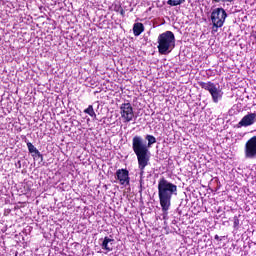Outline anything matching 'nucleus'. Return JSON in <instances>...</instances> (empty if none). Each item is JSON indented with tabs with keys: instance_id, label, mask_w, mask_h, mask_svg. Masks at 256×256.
Here are the masks:
<instances>
[{
	"instance_id": "obj_13",
	"label": "nucleus",
	"mask_w": 256,
	"mask_h": 256,
	"mask_svg": "<svg viewBox=\"0 0 256 256\" xmlns=\"http://www.w3.org/2000/svg\"><path fill=\"white\" fill-rule=\"evenodd\" d=\"M84 113L90 117H97V114H95V110L93 109V105H89L88 108L84 110Z\"/></svg>"
},
{
	"instance_id": "obj_2",
	"label": "nucleus",
	"mask_w": 256,
	"mask_h": 256,
	"mask_svg": "<svg viewBox=\"0 0 256 256\" xmlns=\"http://www.w3.org/2000/svg\"><path fill=\"white\" fill-rule=\"evenodd\" d=\"M173 195H177V185L167 181L164 177L160 178L158 181V197L164 213L169 211Z\"/></svg>"
},
{
	"instance_id": "obj_5",
	"label": "nucleus",
	"mask_w": 256,
	"mask_h": 256,
	"mask_svg": "<svg viewBox=\"0 0 256 256\" xmlns=\"http://www.w3.org/2000/svg\"><path fill=\"white\" fill-rule=\"evenodd\" d=\"M227 19V12L223 8H216L211 13V21L213 24V31H217L219 27H222Z\"/></svg>"
},
{
	"instance_id": "obj_14",
	"label": "nucleus",
	"mask_w": 256,
	"mask_h": 256,
	"mask_svg": "<svg viewBox=\"0 0 256 256\" xmlns=\"http://www.w3.org/2000/svg\"><path fill=\"white\" fill-rule=\"evenodd\" d=\"M182 3H185V0H168L167 5H170V7H177V5H182Z\"/></svg>"
},
{
	"instance_id": "obj_1",
	"label": "nucleus",
	"mask_w": 256,
	"mask_h": 256,
	"mask_svg": "<svg viewBox=\"0 0 256 256\" xmlns=\"http://www.w3.org/2000/svg\"><path fill=\"white\" fill-rule=\"evenodd\" d=\"M148 144H145V140L141 136H134L132 139V149L137 157L138 168L140 170V175L145 173V167L149 165L151 161V152H149V147L157 143V138L153 135H146L145 137Z\"/></svg>"
},
{
	"instance_id": "obj_12",
	"label": "nucleus",
	"mask_w": 256,
	"mask_h": 256,
	"mask_svg": "<svg viewBox=\"0 0 256 256\" xmlns=\"http://www.w3.org/2000/svg\"><path fill=\"white\" fill-rule=\"evenodd\" d=\"M27 148L29 153H35V155H37V157H39V159L43 161V154H41V152L38 151V149L33 145V143L27 142Z\"/></svg>"
},
{
	"instance_id": "obj_7",
	"label": "nucleus",
	"mask_w": 256,
	"mask_h": 256,
	"mask_svg": "<svg viewBox=\"0 0 256 256\" xmlns=\"http://www.w3.org/2000/svg\"><path fill=\"white\" fill-rule=\"evenodd\" d=\"M255 157H256V136H253L245 144V158L253 159Z\"/></svg>"
},
{
	"instance_id": "obj_11",
	"label": "nucleus",
	"mask_w": 256,
	"mask_h": 256,
	"mask_svg": "<svg viewBox=\"0 0 256 256\" xmlns=\"http://www.w3.org/2000/svg\"><path fill=\"white\" fill-rule=\"evenodd\" d=\"M145 31V26L141 22L134 23L133 25V34L135 37H139L141 33Z\"/></svg>"
},
{
	"instance_id": "obj_3",
	"label": "nucleus",
	"mask_w": 256,
	"mask_h": 256,
	"mask_svg": "<svg viewBox=\"0 0 256 256\" xmlns=\"http://www.w3.org/2000/svg\"><path fill=\"white\" fill-rule=\"evenodd\" d=\"M158 53L160 55H167L175 48V34L172 31H166L158 36Z\"/></svg>"
},
{
	"instance_id": "obj_15",
	"label": "nucleus",
	"mask_w": 256,
	"mask_h": 256,
	"mask_svg": "<svg viewBox=\"0 0 256 256\" xmlns=\"http://www.w3.org/2000/svg\"><path fill=\"white\" fill-rule=\"evenodd\" d=\"M115 11H117L118 13H120V15L122 17H125V10L123 9V7H121V5H119L118 7H115Z\"/></svg>"
},
{
	"instance_id": "obj_8",
	"label": "nucleus",
	"mask_w": 256,
	"mask_h": 256,
	"mask_svg": "<svg viewBox=\"0 0 256 256\" xmlns=\"http://www.w3.org/2000/svg\"><path fill=\"white\" fill-rule=\"evenodd\" d=\"M116 179L119 181L120 185H129L131 183V178L129 177V170L118 169L116 171Z\"/></svg>"
},
{
	"instance_id": "obj_18",
	"label": "nucleus",
	"mask_w": 256,
	"mask_h": 256,
	"mask_svg": "<svg viewBox=\"0 0 256 256\" xmlns=\"http://www.w3.org/2000/svg\"><path fill=\"white\" fill-rule=\"evenodd\" d=\"M214 239H215L216 241H221V238L219 237V235H215V236H214Z\"/></svg>"
},
{
	"instance_id": "obj_9",
	"label": "nucleus",
	"mask_w": 256,
	"mask_h": 256,
	"mask_svg": "<svg viewBox=\"0 0 256 256\" xmlns=\"http://www.w3.org/2000/svg\"><path fill=\"white\" fill-rule=\"evenodd\" d=\"M256 121V112L254 113H248L245 115L240 122L237 124V127H251Z\"/></svg>"
},
{
	"instance_id": "obj_16",
	"label": "nucleus",
	"mask_w": 256,
	"mask_h": 256,
	"mask_svg": "<svg viewBox=\"0 0 256 256\" xmlns=\"http://www.w3.org/2000/svg\"><path fill=\"white\" fill-rule=\"evenodd\" d=\"M234 223H233V227L234 229H239V216H234Z\"/></svg>"
},
{
	"instance_id": "obj_6",
	"label": "nucleus",
	"mask_w": 256,
	"mask_h": 256,
	"mask_svg": "<svg viewBox=\"0 0 256 256\" xmlns=\"http://www.w3.org/2000/svg\"><path fill=\"white\" fill-rule=\"evenodd\" d=\"M120 115L123 123H131L135 119V112L131 103H122L120 105Z\"/></svg>"
},
{
	"instance_id": "obj_10",
	"label": "nucleus",
	"mask_w": 256,
	"mask_h": 256,
	"mask_svg": "<svg viewBox=\"0 0 256 256\" xmlns=\"http://www.w3.org/2000/svg\"><path fill=\"white\" fill-rule=\"evenodd\" d=\"M113 239L109 238V237H105L102 244H101V248L104 250V251H107V253L113 251V246L112 244H109V243H113Z\"/></svg>"
},
{
	"instance_id": "obj_4",
	"label": "nucleus",
	"mask_w": 256,
	"mask_h": 256,
	"mask_svg": "<svg viewBox=\"0 0 256 256\" xmlns=\"http://www.w3.org/2000/svg\"><path fill=\"white\" fill-rule=\"evenodd\" d=\"M198 85L199 87H201V89H204L205 91H208L210 93L213 103H219V100L223 98V93L219 88H217V85H215V83L211 81H200L198 82Z\"/></svg>"
},
{
	"instance_id": "obj_17",
	"label": "nucleus",
	"mask_w": 256,
	"mask_h": 256,
	"mask_svg": "<svg viewBox=\"0 0 256 256\" xmlns=\"http://www.w3.org/2000/svg\"><path fill=\"white\" fill-rule=\"evenodd\" d=\"M213 3H233L234 0H212Z\"/></svg>"
}]
</instances>
